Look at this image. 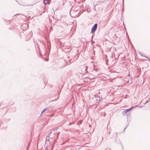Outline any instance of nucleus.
<instances>
[{
    "label": "nucleus",
    "mask_w": 150,
    "mask_h": 150,
    "mask_svg": "<svg viewBox=\"0 0 150 150\" xmlns=\"http://www.w3.org/2000/svg\"><path fill=\"white\" fill-rule=\"evenodd\" d=\"M23 27H26L27 28H28V24H23Z\"/></svg>",
    "instance_id": "39448f33"
},
{
    "label": "nucleus",
    "mask_w": 150,
    "mask_h": 150,
    "mask_svg": "<svg viewBox=\"0 0 150 150\" xmlns=\"http://www.w3.org/2000/svg\"><path fill=\"white\" fill-rule=\"evenodd\" d=\"M127 110H124L123 112L124 113H125L127 112Z\"/></svg>",
    "instance_id": "6e6552de"
},
{
    "label": "nucleus",
    "mask_w": 150,
    "mask_h": 150,
    "mask_svg": "<svg viewBox=\"0 0 150 150\" xmlns=\"http://www.w3.org/2000/svg\"><path fill=\"white\" fill-rule=\"evenodd\" d=\"M84 74H83V75H84Z\"/></svg>",
    "instance_id": "f3484780"
},
{
    "label": "nucleus",
    "mask_w": 150,
    "mask_h": 150,
    "mask_svg": "<svg viewBox=\"0 0 150 150\" xmlns=\"http://www.w3.org/2000/svg\"><path fill=\"white\" fill-rule=\"evenodd\" d=\"M79 11L77 10H76L72 12V17H77L79 16Z\"/></svg>",
    "instance_id": "f257e3e1"
},
{
    "label": "nucleus",
    "mask_w": 150,
    "mask_h": 150,
    "mask_svg": "<svg viewBox=\"0 0 150 150\" xmlns=\"http://www.w3.org/2000/svg\"><path fill=\"white\" fill-rule=\"evenodd\" d=\"M95 52V51H94V52Z\"/></svg>",
    "instance_id": "a211bd4d"
},
{
    "label": "nucleus",
    "mask_w": 150,
    "mask_h": 150,
    "mask_svg": "<svg viewBox=\"0 0 150 150\" xmlns=\"http://www.w3.org/2000/svg\"><path fill=\"white\" fill-rule=\"evenodd\" d=\"M98 24L96 23L94 24L91 29V33H94L96 30Z\"/></svg>",
    "instance_id": "f03ea898"
},
{
    "label": "nucleus",
    "mask_w": 150,
    "mask_h": 150,
    "mask_svg": "<svg viewBox=\"0 0 150 150\" xmlns=\"http://www.w3.org/2000/svg\"><path fill=\"white\" fill-rule=\"evenodd\" d=\"M144 56V57H146V58L148 59V60H149V61L150 62V59H149L146 56Z\"/></svg>",
    "instance_id": "1a4fd4ad"
},
{
    "label": "nucleus",
    "mask_w": 150,
    "mask_h": 150,
    "mask_svg": "<svg viewBox=\"0 0 150 150\" xmlns=\"http://www.w3.org/2000/svg\"><path fill=\"white\" fill-rule=\"evenodd\" d=\"M128 75H130V74H129H129H128Z\"/></svg>",
    "instance_id": "dca6fc26"
},
{
    "label": "nucleus",
    "mask_w": 150,
    "mask_h": 150,
    "mask_svg": "<svg viewBox=\"0 0 150 150\" xmlns=\"http://www.w3.org/2000/svg\"><path fill=\"white\" fill-rule=\"evenodd\" d=\"M139 54H140L142 56V53H141V54H140V53Z\"/></svg>",
    "instance_id": "4468645a"
},
{
    "label": "nucleus",
    "mask_w": 150,
    "mask_h": 150,
    "mask_svg": "<svg viewBox=\"0 0 150 150\" xmlns=\"http://www.w3.org/2000/svg\"><path fill=\"white\" fill-rule=\"evenodd\" d=\"M133 108V107H132V108H131L130 109H126L127 111V112H128L129 111H130V110H131V109H132Z\"/></svg>",
    "instance_id": "0eeeda50"
},
{
    "label": "nucleus",
    "mask_w": 150,
    "mask_h": 150,
    "mask_svg": "<svg viewBox=\"0 0 150 150\" xmlns=\"http://www.w3.org/2000/svg\"><path fill=\"white\" fill-rule=\"evenodd\" d=\"M71 60H69V62H70Z\"/></svg>",
    "instance_id": "2eb2a0df"
},
{
    "label": "nucleus",
    "mask_w": 150,
    "mask_h": 150,
    "mask_svg": "<svg viewBox=\"0 0 150 150\" xmlns=\"http://www.w3.org/2000/svg\"><path fill=\"white\" fill-rule=\"evenodd\" d=\"M93 35H92V39H91V40H92L93 39Z\"/></svg>",
    "instance_id": "9b49d317"
},
{
    "label": "nucleus",
    "mask_w": 150,
    "mask_h": 150,
    "mask_svg": "<svg viewBox=\"0 0 150 150\" xmlns=\"http://www.w3.org/2000/svg\"><path fill=\"white\" fill-rule=\"evenodd\" d=\"M46 109H47L46 108H45L44 110H43L42 111L41 113H43L46 110Z\"/></svg>",
    "instance_id": "423d86ee"
},
{
    "label": "nucleus",
    "mask_w": 150,
    "mask_h": 150,
    "mask_svg": "<svg viewBox=\"0 0 150 150\" xmlns=\"http://www.w3.org/2000/svg\"><path fill=\"white\" fill-rule=\"evenodd\" d=\"M63 1H64L66 2L67 1V0H63Z\"/></svg>",
    "instance_id": "ddd939ff"
},
{
    "label": "nucleus",
    "mask_w": 150,
    "mask_h": 150,
    "mask_svg": "<svg viewBox=\"0 0 150 150\" xmlns=\"http://www.w3.org/2000/svg\"><path fill=\"white\" fill-rule=\"evenodd\" d=\"M71 10H70V12H69L70 14V15H71Z\"/></svg>",
    "instance_id": "9d476101"
},
{
    "label": "nucleus",
    "mask_w": 150,
    "mask_h": 150,
    "mask_svg": "<svg viewBox=\"0 0 150 150\" xmlns=\"http://www.w3.org/2000/svg\"><path fill=\"white\" fill-rule=\"evenodd\" d=\"M64 66H62V68H64V67H65L67 64V62L65 60H64Z\"/></svg>",
    "instance_id": "20e7f679"
},
{
    "label": "nucleus",
    "mask_w": 150,
    "mask_h": 150,
    "mask_svg": "<svg viewBox=\"0 0 150 150\" xmlns=\"http://www.w3.org/2000/svg\"><path fill=\"white\" fill-rule=\"evenodd\" d=\"M51 0H44V2L45 4H49L50 3Z\"/></svg>",
    "instance_id": "7ed1b4c3"
},
{
    "label": "nucleus",
    "mask_w": 150,
    "mask_h": 150,
    "mask_svg": "<svg viewBox=\"0 0 150 150\" xmlns=\"http://www.w3.org/2000/svg\"><path fill=\"white\" fill-rule=\"evenodd\" d=\"M84 69L85 70V72H86V69H87L86 68H84Z\"/></svg>",
    "instance_id": "f8f14e48"
}]
</instances>
